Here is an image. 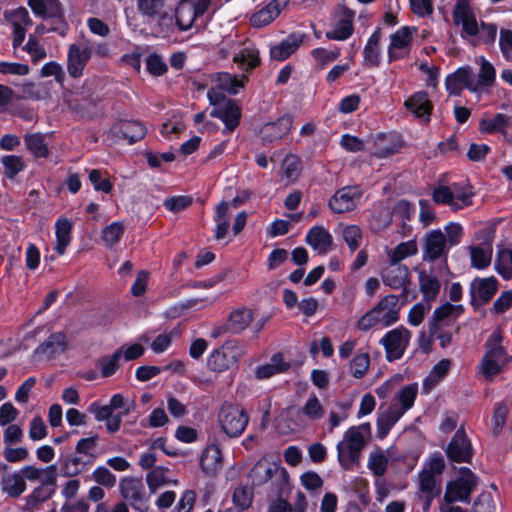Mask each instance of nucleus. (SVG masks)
Returning <instances> with one entry per match:
<instances>
[{
  "label": "nucleus",
  "mask_w": 512,
  "mask_h": 512,
  "mask_svg": "<svg viewBox=\"0 0 512 512\" xmlns=\"http://www.w3.org/2000/svg\"><path fill=\"white\" fill-rule=\"evenodd\" d=\"M305 240L319 254H326L333 242L331 234L323 226L312 227L306 234Z\"/></svg>",
  "instance_id": "obj_29"
},
{
  "label": "nucleus",
  "mask_w": 512,
  "mask_h": 512,
  "mask_svg": "<svg viewBox=\"0 0 512 512\" xmlns=\"http://www.w3.org/2000/svg\"><path fill=\"white\" fill-rule=\"evenodd\" d=\"M184 127L182 119L178 116H173L162 124L160 133L164 138L171 140L177 137Z\"/></svg>",
  "instance_id": "obj_59"
},
{
  "label": "nucleus",
  "mask_w": 512,
  "mask_h": 512,
  "mask_svg": "<svg viewBox=\"0 0 512 512\" xmlns=\"http://www.w3.org/2000/svg\"><path fill=\"white\" fill-rule=\"evenodd\" d=\"M28 5L34 14L42 18H54L61 13L59 0H29Z\"/></svg>",
  "instance_id": "obj_40"
},
{
  "label": "nucleus",
  "mask_w": 512,
  "mask_h": 512,
  "mask_svg": "<svg viewBox=\"0 0 512 512\" xmlns=\"http://www.w3.org/2000/svg\"><path fill=\"white\" fill-rule=\"evenodd\" d=\"M405 106L417 118L423 120L426 123L430 121L432 104L426 92H416L405 101Z\"/></svg>",
  "instance_id": "obj_27"
},
{
  "label": "nucleus",
  "mask_w": 512,
  "mask_h": 512,
  "mask_svg": "<svg viewBox=\"0 0 512 512\" xmlns=\"http://www.w3.org/2000/svg\"><path fill=\"white\" fill-rule=\"evenodd\" d=\"M418 246L415 240L399 243L395 248L387 250L389 262L397 264L402 260L417 254Z\"/></svg>",
  "instance_id": "obj_44"
},
{
  "label": "nucleus",
  "mask_w": 512,
  "mask_h": 512,
  "mask_svg": "<svg viewBox=\"0 0 512 512\" xmlns=\"http://www.w3.org/2000/svg\"><path fill=\"white\" fill-rule=\"evenodd\" d=\"M475 62L480 66L477 77L471 73V82L468 84V90L481 96L488 93L490 87L496 79V70L494 66L483 56L476 57Z\"/></svg>",
  "instance_id": "obj_11"
},
{
  "label": "nucleus",
  "mask_w": 512,
  "mask_h": 512,
  "mask_svg": "<svg viewBox=\"0 0 512 512\" xmlns=\"http://www.w3.org/2000/svg\"><path fill=\"white\" fill-rule=\"evenodd\" d=\"M446 238L445 234L440 230H432L425 239V248L423 253V261H436L446 259Z\"/></svg>",
  "instance_id": "obj_18"
},
{
  "label": "nucleus",
  "mask_w": 512,
  "mask_h": 512,
  "mask_svg": "<svg viewBox=\"0 0 512 512\" xmlns=\"http://www.w3.org/2000/svg\"><path fill=\"white\" fill-rule=\"evenodd\" d=\"M92 479L100 486L106 488L114 487L117 482L116 476L104 466H98L92 472Z\"/></svg>",
  "instance_id": "obj_62"
},
{
  "label": "nucleus",
  "mask_w": 512,
  "mask_h": 512,
  "mask_svg": "<svg viewBox=\"0 0 512 512\" xmlns=\"http://www.w3.org/2000/svg\"><path fill=\"white\" fill-rule=\"evenodd\" d=\"M71 232L72 223L70 222V220L65 217H60L55 223V251L59 255H63L65 253L66 248L71 243Z\"/></svg>",
  "instance_id": "obj_37"
},
{
  "label": "nucleus",
  "mask_w": 512,
  "mask_h": 512,
  "mask_svg": "<svg viewBox=\"0 0 512 512\" xmlns=\"http://www.w3.org/2000/svg\"><path fill=\"white\" fill-rule=\"evenodd\" d=\"M1 490L11 498H18L26 491V482L19 471L5 474L1 478Z\"/></svg>",
  "instance_id": "obj_35"
},
{
  "label": "nucleus",
  "mask_w": 512,
  "mask_h": 512,
  "mask_svg": "<svg viewBox=\"0 0 512 512\" xmlns=\"http://www.w3.org/2000/svg\"><path fill=\"white\" fill-rule=\"evenodd\" d=\"M138 10L147 17L156 18L164 11V0H138Z\"/></svg>",
  "instance_id": "obj_58"
},
{
  "label": "nucleus",
  "mask_w": 512,
  "mask_h": 512,
  "mask_svg": "<svg viewBox=\"0 0 512 512\" xmlns=\"http://www.w3.org/2000/svg\"><path fill=\"white\" fill-rule=\"evenodd\" d=\"M112 130L130 143L141 140L146 134L145 126L138 121H120L113 126Z\"/></svg>",
  "instance_id": "obj_32"
},
{
  "label": "nucleus",
  "mask_w": 512,
  "mask_h": 512,
  "mask_svg": "<svg viewBox=\"0 0 512 512\" xmlns=\"http://www.w3.org/2000/svg\"><path fill=\"white\" fill-rule=\"evenodd\" d=\"M355 13L346 8L340 7L337 11L331 30L326 31L325 36L329 40L344 41L354 31L353 21Z\"/></svg>",
  "instance_id": "obj_13"
},
{
  "label": "nucleus",
  "mask_w": 512,
  "mask_h": 512,
  "mask_svg": "<svg viewBox=\"0 0 512 512\" xmlns=\"http://www.w3.org/2000/svg\"><path fill=\"white\" fill-rule=\"evenodd\" d=\"M486 352L485 355L488 357H492L495 359H500L509 362L511 357H509L502 346V335L500 331H493L488 337L485 344Z\"/></svg>",
  "instance_id": "obj_43"
},
{
  "label": "nucleus",
  "mask_w": 512,
  "mask_h": 512,
  "mask_svg": "<svg viewBox=\"0 0 512 512\" xmlns=\"http://www.w3.org/2000/svg\"><path fill=\"white\" fill-rule=\"evenodd\" d=\"M473 192L471 187L464 183H453L449 186L439 185L432 194V199L437 204L448 205L457 211L472 204Z\"/></svg>",
  "instance_id": "obj_6"
},
{
  "label": "nucleus",
  "mask_w": 512,
  "mask_h": 512,
  "mask_svg": "<svg viewBox=\"0 0 512 512\" xmlns=\"http://www.w3.org/2000/svg\"><path fill=\"white\" fill-rule=\"evenodd\" d=\"M253 319L252 311L247 308H239L231 312L228 326L232 333L243 332L251 324Z\"/></svg>",
  "instance_id": "obj_41"
},
{
  "label": "nucleus",
  "mask_w": 512,
  "mask_h": 512,
  "mask_svg": "<svg viewBox=\"0 0 512 512\" xmlns=\"http://www.w3.org/2000/svg\"><path fill=\"white\" fill-rule=\"evenodd\" d=\"M124 231L123 223L112 222L102 230L101 239L108 248H112L120 241Z\"/></svg>",
  "instance_id": "obj_49"
},
{
  "label": "nucleus",
  "mask_w": 512,
  "mask_h": 512,
  "mask_svg": "<svg viewBox=\"0 0 512 512\" xmlns=\"http://www.w3.org/2000/svg\"><path fill=\"white\" fill-rule=\"evenodd\" d=\"M5 175L12 179L25 168V162L21 156L6 155L1 159Z\"/></svg>",
  "instance_id": "obj_57"
},
{
  "label": "nucleus",
  "mask_w": 512,
  "mask_h": 512,
  "mask_svg": "<svg viewBox=\"0 0 512 512\" xmlns=\"http://www.w3.org/2000/svg\"><path fill=\"white\" fill-rule=\"evenodd\" d=\"M304 36L302 34L293 33L274 45L270 49V55L274 60L283 61L291 56L300 46Z\"/></svg>",
  "instance_id": "obj_30"
},
{
  "label": "nucleus",
  "mask_w": 512,
  "mask_h": 512,
  "mask_svg": "<svg viewBox=\"0 0 512 512\" xmlns=\"http://www.w3.org/2000/svg\"><path fill=\"white\" fill-rule=\"evenodd\" d=\"M290 0H270L266 5L257 9L250 17L253 27L261 28L273 22L288 5Z\"/></svg>",
  "instance_id": "obj_19"
},
{
  "label": "nucleus",
  "mask_w": 512,
  "mask_h": 512,
  "mask_svg": "<svg viewBox=\"0 0 512 512\" xmlns=\"http://www.w3.org/2000/svg\"><path fill=\"white\" fill-rule=\"evenodd\" d=\"M92 56V48L87 45L71 44L67 55V70L71 77L79 78Z\"/></svg>",
  "instance_id": "obj_16"
},
{
  "label": "nucleus",
  "mask_w": 512,
  "mask_h": 512,
  "mask_svg": "<svg viewBox=\"0 0 512 512\" xmlns=\"http://www.w3.org/2000/svg\"><path fill=\"white\" fill-rule=\"evenodd\" d=\"M411 336L412 334L407 328L399 326L388 331L380 339L379 343L384 347L388 361L398 360L404 355Z\"/></svg>",
  "instance_id": "obj_8"
},
{
  "label": "nucleus",
  "mask_w": 512,
  "mask_h": 512,
  "mask_svg": "<svg viewBox=\"0 0 512 512\" xmlns=\"http://www.w3.org/2000/svg\"><path fill=\"white\" fill-rule=\"evenodd\" d=\"M25 144L28 150L37 158H46L49 154L44 136L40 133L26 135Z\"/></svg>",
  "instance_id": "obj_50"
},
{
  "label": "nucleus",
  "mask_w": 512,
  "mask_h": 512,
  "mask_svg": "<svg viewBox=\"0 0 512 512\" xmlns=\"http://www.w3.org/2000/svg\"><path fill=\"white\" fill-rule=\"evenodd\" d=\"M360 197L361 191L357 186H346L335 192L328 205L334 213L341 214L354 210Z\"/></svg>",
  "instance_id": "obj_15"
},
{
  "label": "nucleus",
  "mask_w": 512,
  "mask_h": 512,
  "mask_svg": "<svg viewBox=\"0 0 512 512\" xmlns=\"http://www.w3.org/2000/svg\"><path fill=\"white\" fill-rule=\"evenodd\" d=\"M381 278L385 285L393 290H406L410 283L407 266L399 263L390 264L381 272Z\"/></svg>",
  "instance_id": "obj_21"
},
{
  "label": "nucleus",
  "mask_w": 512,
  "mask_h": 512,
  "mask_svg": "<svg viewBox=\"0 0 512 512\" xmlns=\"http://www.w3.org/2000/svg\"><path fill=\"white\" fill-rule=\"evenodd\" d=\"M497 291V280L494 277L476 278L470 285L472 298L488 302Z\"/></svg>",
  "instance_id": "obj_33"
},
{
  "label": "nucleus",
  "mask_w": 512,
  "mask_h": 512,
  "mask_svg": "<svg viewBox=\"0 0 512 512\" xmlns=\"http://www.w3.org/2000/svg\"><path fill=\"white\" fill-rule=\"evenodd\" d=\"M448 457L455 462H469L472 458V447L462 430H458L447 448Z\"/></svg>",
  "instance_id": "obj_22"
},
{
  "label": "nucleus",
  "mask_w": 512,
  "mask_h": 512,
  "mask_svg": "<svg viewBox=\"0 0 512 512\" xmlns=\"http://www.w3.org/2000/svg\"><path fill=\"white\" fill-rule=\"evenodd\" d=\"M218 424L229 438H238L245 431L250 416L239 404L225 402L217 414Z\"/></svg>",
  "instance_id": "obj_5"
},
{
  "label": "nucleus",
  "mask_w": 512,
  "mask_h": 512,
  "mask_svg": "<svg viewBox=\"0 0 512 512\" xmlns=\"http://www.w3.org/2000/svg\"><path fill=\"white\" fill-rule=\"evenodd\" d=\"M471 82V70L469 68H460L447 76L445 86L449 94L460 95L463 88L468 89Z\"/></svg>",
  "instance_id": "obj_36"
},
{
  "label": "nucleus",
  "mask_w": 512,
  "mask_h": 512,
  "mask_svg": "<svg viewBox=\"0 0 512 512\" xmlns=\"http://www.w3.org/2000/svg\"><path fill=\"white\" fill-rule=\"evenodd\" d=\"M495 270L503 279H512V248H504L497 252Z\"/></svg>",
  "instance_id": "obj_47"
},
{
  "label": "nucleus",
  "mask_w": 512,
  "mask_h": 512,
  "mask_svg": "<svg viewBox=\"0 0 512 512\" xmlns=\"http://www.w3.org/2000/svg\"><path fill=\"white\" fill-rule=\"evenodd\" d=\"M221 463L222 454L217 446H208L203 451L200 458V466L205 474L214 475L221 467Z\"/></svg>",
  "instance_id": "obj_38"
},
{
  "label": "nucleus",
  "mask_w": 512,
  "mask_h": 512,
  "mask_svg": "<svg viewBox=\"0 0 512 512\" xmlns=\"http://www.w3.org/2000/svg\"><path fill=\"white\" fill-rule=\"evenodd\" d=\"M369 428V424L349 428L343 436V440L337 445L338 461L342 468L349 470L358 463L361 451L365 446V438L362 430Z\"/></svg>",
  "instance_id": "obj_3"
},
{
  "label": "nucleus",
  "mask_w": 512,
  "mask_h": 512,
  "mask_svg": "<svg viewBox=\"0 0 512 512\" xmlns=\"http://www.w3.org/2000/svg\"><path fill=\"white\" fill-rule=\"evenodd\" d=\"M234 62L242 70H249L259 64V52L253 46L247 45L235 53Z\"/></svg>",
  "instance_id": "obj_42"
},
{
  "label": "nucleus",
  "mask_w": 512,
  "mask_h": 512,
  "mask_svg": "<svg viewBox=\"0 0 512 512\" xmlns=\"http://www.w3.org/2000/svg\"><path fill=\"white\" fill-rule=\"evenodd\" d=\"M254 498L253 488L247 485L237 486L232 494V503L237 511L242 512L249 509Z\"/></svg>",
  "instance_id": "obj_45"
},
{
  "label": "nucleus",
  "mask_w": 512,
  "mask_h": 512,
  "mask_svg": "<svg viewBox=\"0 0 512 512\" xmlns=\"http://www.w3.org/2000/svg\"><path fill=\"white\" fill-rule=\"evenodd\" d=\"M453 20L456 25L462 27V37L479 35L485 43H492L496 38V25L482 22L479 28L469 0H457L453 10Z\"/></svg>",
  "instance_id": "obj_2"
},
{
  "label": "nucleus",
  "mask_w": 512,
  "mask_h": 512,
  "mask_svg": "<svg viewBox=\"0 0 512 512\" xmlns=\"http://www.w3.org/2000/svg\"><path fill=\"white\" fill-rule=\"evenodd\" d=\"M283 173L290 182H295L301 173V161L298 156L288 154L283 160Z\"/></svg>",
  "instance_id": "obj_55"
},
{
  "label": "nucleus",
  "mask_w": 512,
  "mask_h": 512,
  "mask_svg": "<svg viewBox=\"0 0 512 512\" xmlns=\"http://www.w3.org/2000/svg\"><path fill=\"white\" fill-rule=\"evenodd\" d=\"M508 122L509 118L506 115L498 113L491 118L483 119L480 122V129L486 133L501 132L504 134Z\"/></svg>",
  "instance_id": "obj_51"
},
{
  "label": "nucleus",
  "mask_w": 512,
  "mask_h": 512,
  "mask_svg": "<svg viewBox=\"0 0 512 512\" xmlns=\"http://www.w3.org/2000/svg\"><path fill=\"white\" fill-rule=\"evenodd\" d=\"M399 298L394 294L384 296L378 304L372 308L377 318L381 321L382 327H388L399 319Z\"/></svg>",
  "instance_id": "obj_20"
},
{
  "label": "nucleus",
  "mask_w": 512,
  "mask_h": 512,
  "mask_svg": "<svg viewBox=\"0 0 512 512\" xmlns=\"http://www.w3.org/2000/svg\"><path fill=\"white\" fill-rule=\"evenodd\" d=\"M444 270V267H439L438 269L432 267L429 269L421 268L418 270L419 290L426 302L437 298L441 288L440 277L443 275Z\"/></svg>",
  "instance_id": "obj_12"
},
{
  "label": "nucleus",
  "mask_w": 512,
  "mask_h": 512,
  "mask_svg": "<svg viewBox=\"0 0 512 512\" xmlns=\"http://www.w3.org/2000/svg\"><path fill=\"white\" fill-rule=\"evenodd\" d=\"M416 33L417 29L415 27L404 26L390 35V45L388 47L389 62L409 55Z\"/></svg>",
  "instance_id": "obj_10"
},
{
  "label": "nucleus",
  "mask_w": 512,
  "mask_h": 512,
  "mask_svg": "<svg viewBox=\"0 0 512 512\" xmlns=\"http://www.w3.org/2000/svg\"><path fill=\"white\" fill-rule=\"evenodd\" d=\"M370 365V358L367 353H360L354 356L349 365L350 373L357 379L361 378Z\"/></svg>",
  "instance_id": "obj_60"
},
{
  "label": "nucleus",
  "mask_w": 512,
  "mask_h": 512,
  "mask_svg": "<svg viewBox=\"0 0 512 512\" xmlns=\"http://www.w3.org/2000/svg\"><path fill=\"white\" fill-rule=\"evenodd\" d=\"M290 368V363L284 361L281 353L274 354L270 361L259 366L256 369V378L258 380H266L276 374L283 373Z\"/></svg>",
  "instance_id": "obj_34"
},
{
  "label": "nucleus",
  "mask_w": 512,
  "mask_h": 512,
  "mask_svg": "<svg viewBox=\"0 0 512 512\" xmlns=\"http://www.w3.org/2000/svg\"><path fill=\"white\" fill-rule=\"evenodd\" d=\"M65 348V335L60 332L55 333L35 350V357L39 360H49L55 355L62 353Z\"/></svg>",
  "instance_id": "obj_28"
},
{
  "label": "nucleus",
  "mask_w": 512,
  "mask_h": 512,
  "mask_svg": "<svg viewBox=\"0 0 512 512\" xmlns=\"http://www.w3.org/2000/svg\"><path fill=\"white\" fill-rule=\"evenodd\" d=\"M381 31L375 30L367 40L363 49V65L369 68L378 67L381 62L380 49Z\"/></svg>",
  "instance_id": "obj_31"
},
{
  "label": "nucleus",
  "mask_w": 512,
  "mask_h": 512,
  "mask_svg": "<svg viewBox=\"0 0 512 512\" xmlns=\"http://www.w3.org/2000/svg\"><path fill=\"white\" fill-rule=\"evenodd\" d=\"M292 128V117L284 115L272 123H266L261 128V136L263 141L271 143L283 138Z\"/></svg>",
  "instance_id": "obj_26"
},
{
  "label": "nucleus",
  "mask_w": 512,
  "mask_h": 512,
  "mask_svg": "<svg viewBox=\"0 0 512 512\" xmlns=\"http://www.w3.org/2000/svg\"><path fill=\"white\" fill-rule=\"evenodd\" d=\"M476 485V476L468 468H463L462 476L447 484L444 501L446 503H453L456 501L468 502Z\"/></svg>",
  "instance_id": "obj_9"
},
{
  "label": "nucleus",
  "mask_w": 512,
  "mask_h": 512,
  "mask_svg": "<svg viewBox=\"0 0 512 512\" xmlns=\"http://www.w3.org/2000/svg\"><path fill=\"white\" fill-rule=\"evenodd\" d=\"M431 305L429 302H419L414 304L408 312V323L412 326H419L425 315L429 312Z\"/></svg>",
  "instance_id": "obj_64"
},
{
  "label": "nucleus",
  "mask_w": 512,
  "mask_h": 512,
  "mask_svg": "<svg viewBox=\"0 0 512 512\" xmlns=\"http://www.w3.org/2000/svg\"><path fill=\"white\" fill-rule=\"evenodd\" d=\"M388 457L383 450H376L369 455L368 467L376 476H383L387 470Z\"/></svg>",
  "instance_id": "obj_56"
},
{
  "label": "nucleus",
  "mask_w": 512,
  "mask_h": 512,
  "mask_svg": "<svg viewBox=\"0 0 512 512\" xmlns=\"http://www.w3.org/2000/svg\"><path fill=\"white\" fill-rule=\"evenodd\" d=\"M451 367V361L447 359L440 360L434 365L430 371L429 376L425 379L423 384H433L442 381Z\"/></svg>",
  "instance_id": "obj_61"
},
{
  "label": "nucleus",
  "mask_w": 512,
  "mask_h": 512,
  "mask_svg": "<svg viewBox=\"0 0 512 512\" xmlns=\"http://www.w3.org/2000/svg\"><path fill=\"white\" fill-rule=\"evenodd\" d=\"M168 468L164 466H156L146 475V482L149 490L153 493L159 487L169 483L167 478Z\"/></svg>",
  "instance_id": "obj_52"
},
{
  "label": "nucleus",
  "mask_w": 512,
  "mask_h": 512,
  "mask_svg": "<svg viewBox=\"0 0 512 512\" xmlns=\"http://www.w3.org/2000/svg\"><path fill=\"white\" fill-rule=\"evenodd\" d=\"M417 386H404L394 396L392 404L377 419V437L383 439L399 419L413 406Z\"/></svg>",
  "instance_id": "obj_1"
},
{
  "label": "nucleus",
  "mask_w": 512,
  "mask_h": 512,
  "mask_svg": "<svg viewBox=\"0 0 512 512\" xmlns=\"http://www.w3.org/2000/svg\"><path fill=\"white\" fill-rule=\"evenodd\" d=\"M419 489L424 495H430V497H436L441 492L440 484H437L436 477L430 474V472L419 473Z\"/></svg>",
  "instance_id": "obj_54"
},
{
  "label": "nucleus",
  "mask_w": 512,
  "mask_h": 512,
  "mask_svg": "<svg viewBox=\"0 0 512 512\" xmlns=\"http://www.w3.org/2000/svg\"><path fill=\"white\" fill-rule=\"evenodd\" d=\"M120 352L116 350L111 354L100 356L95 362V369L83 373L86 381H93L100 378H108L116 374L120 365Z\"/></svg>",
  "instance_id": "obj_14"
},
{
  "label": "nucleus",
  "mask_w": 512,
  "mask_h": 512,
  "mask_svg": "<svg viewBox=\"0 0 512 512\" xmlns=\"http://www.w3.org/2000/svg\"><path fill=\"white\" fill-rule=\"evenodd\" d=\"M326 358H329L334 353V347L330 338L323 336L320 339H315L310 345V353L313 357H316L319 353Z\"/></svg>",
  "instance_id": "obj_63"
},
{
  "label": "nucleus",
  "mask_w": 512,
  "mask_h": 512,
  "mask_svg": "<svg viewBox=\"0 0 512 512\" xmlns=\"http://www.w3.org/2000/svg\"><path fill=\"white\" fill-rule=\"evenodd\" d=\"M469 251L472 267L478 270L485 269L492 261V239L487 238L481 243L471 245Z\"/></svg>",
  "instance_id": "obj_25"
},
{
  "label": "nucleus",
  "mask_w": 512,
  "mask_h": 512,
  "mask_svg": "<svg viewBox=\"0 0 512 512\" xmlns=\"http://www.w3.org/2000/svg\"><path fill=\"white\" fill-rule=\"evenodd\" d=\"M311 55L316 61V63L324 68L329 63L336 61L341 55V50L339 47H333L332 49H327L323 47L315 48L311 51Z\"/></svg>",
  "instance_id": "obj_53"
},
{
  "label": "nucleus",
  "mask_w": 512,
  "mask_h": 512,
  "mask_svg": "<svg viewBox=\"0 0 512 512\" xmlns=\"http://www.w3.org/2000/svg\"><path fill=\"white\" fill-rule=\"evenodd\" d=\"M277 473H280L283 477L287 476L285 468L266 458H261L252 467L249 477L253 485L261 486L271 480Z\"/></svg>",
  "instance_id": "obj_17"
},
{
  "label": "nucleus",
  "mask_w": 512,
  "mask_h": 512,
  "mask_svg": "<svg viewBox=\"0 0 512 512\" xmlns=\"http://www.w3.org/2000/svg\"><path fill=\"white\" fill-rule=\"evenodd\" d=\"M507 363V361L484 355L478 368V374L481 376V380L492 381L493 377L500 372L501 367Z\"/></svg>",
  "instance_id": "obj_46"
},
{
  "label": "nucleus",
  "mask_w": 512,
  "mask_h": 512,
  "mask_svg": "<svg viewBox=\"0 0 512 512\" xmlns=\"http://www.w3.org/2000/svg\"><path fill=\"white\" fill-rule=\"evenodd\" d=\"M199 15L195 7L186 1L181 2L175 10L176 25L179 30L187 31L190 29Z\"/></svg>",
  "instance_id": "obj_39"
},
{
  "label": "nucleus",
  "mask_w": 512,
  "mask_h": 512,
  "mask_svg": "<svg viewBox=\"0 0 512 512\" xmlns=\"http://www.w3.org/2000/svg\"><path fill=\"white\" fill-rule=\"evenodd\" d=\"M88 412L93 414L97 421H105L106 429L109 433L113 434L119 431L122 423V414H114L109 404L100 405L98 402H93L89 405Z\"/></svg>",
  "instance_id": "obj_24"
},
{
  "label": "nucleus",
  "mask_w": 512,
  "mask_h": 512,
  "mask_svg": "<svg viewBox=\"0 0 512 512\" xmlns=\"http://www.w3.org/2000/svg\"><path fill=\"white\" fill-rule=\"evenodd\" d=\"M211 117L220 119L224 124V134L231 133L240 122L241 111L234 101L226 102L217 108H213L210 112Z\"/></svg>",
  "instance_id": "obj_23"
},
{
  "label": "nucleus",
  "mask_w": 512,
  "mask_h": 512,
  "mask_svg": "<svg viewBox=\"0 0 512 512\" xmlns=\"http://www.w3.org/2000/svg\"><path fill=\"white\" fill-rule=\"evenodd\" d=\"M246 345L237 340H228L212 350L207 358V367L213 372H225L235 366L246 354Z\"/></svg>",
  "instance_id": "obj_4"
},
{
  "label": "nucleus",
  "mask_w": 512,
  "mask_h": 512,
  "mask_svg": "<svg viewBox=\"0 0 512 512\" xmlns=\"http://www.w3.org/2000/svg\"><path fill=\"white\" fill-rule=\"evenodd\" d=\"M508 413L509 407L506 401L495 403L492 415V433L494 436H498L502 433L506 425Z\"/></svg>",
  "instance_id": "obj_48"
},
{
  "label": "nucleus",
  "mask_w": 512,
  "mask_h": 512,
  "mask_svg": "<svg viewBox=\"0 0 512 512\" xmlns=\"http://www.w3.org/2000/svg\"><path fill=\"white\" fill-rule=\"evenodd\" d=\"M119 492L125 503H128L134 510L148 512L150 497L146 493L141 478L131 476L121 478Z\"/></svg>",
  "instance_id": "obj_7"
}]
</instances>
